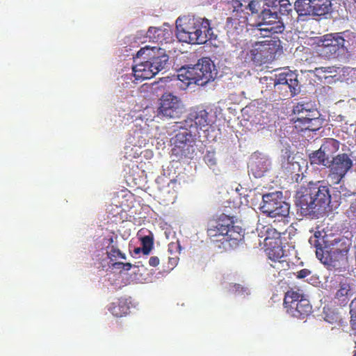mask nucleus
Here are the masks:
<instances>
[{
  "label": "nucleus",
  "mask_w": 356,
  "mask_h": 356,
  "mask_svg": "<svg viewBox=\"0 0 356 356\" xmlns=\"http://www.w3.org/2000/svg\"><path fill=\"white\" fill-rule=\"evenodd\" d=\"M353 295V293L350 284L346 281L341 282L339 283V289L335 293L334 298L337 300L339 305H346Z\"/></svg>",
  "instance_id": "b1692460"
},
{
  "label": "nucleus",
  "mask_w": 356,
  "mask_h": 356,
  "mask_svg": "<svg viewBox=\"0 0 356 356\" xmlns=\"http://www.w3.org/2000/svg\"><path fill=\"white\" fill-rule=\"evenodd\" d=\"M282 15H289L292 11V6L289 0H282V3L277 8Z\"/></svg>",
  "instance_id": "f704fd0d"
},
{
  "label": "nucleus",
  "mask_w": 356,
  "mask_h": 356,
  "mask_svg": "<svg viewBox=\"0 0 356 356\" xmlns=\"http://www.w3.org/2000/svg\"><path fill=\"white\" fill-rule=\"evenodd\" d=\"M293 118L294 128L297 132L303 131H316L321 127L318 113L313 108L309 102H299L293 106Z\"/></svg>",
  "instance_id": "6e6552de"
},
{
  "label": "nucleus",
  "mask_w": 356,
  "mask_h": 356,
  "mask_svg": "<svg viewBox=\"0 0 356 356\" xmlns=\"http://www.w3.org/2000/svg\"><path fill=\"white\" fill-rule=\"evenodd\" d=\"M232 6V15L227 18L225 27L229 37L232 40H236L237 36L244 30L249 14L245 12L246 6H243L239 0H233Z\"/></svg>",
  "instance_id": "9b49d317"
},
{
  "label": "nucleus",
  "mask_w": 356,
  "mask_h": 356,
  "mask_svg": "<svg viewBox=\"0 0 356 356\" xmlns=\"http://www.w3.org/2000/svg\"><path fill=\"white\" fill-rule=\"evenodd\" d=\"M262 175H263V172H256V173H255V175H254V176H255L256 177H261Z\"/></svg>",
  "instance_id": "de8ad7c7"
},
{
  "label": "nucleus",
  "mask_w": 356,
  "mask_h": 356,
  "mask_svg": "<svg viewBox=\"0 0 356 356\" xmlns=\"http://www.w3.org/2000/svg\"><path fill=\"white\" fill-rule=\"evenodd\" d=\"M296 204L301 213L311 216L325 210L331 202L330 186L323 181H310L297 193Z\"/></svg>",
  "instance_id": "f03ea898"
},
{
  "label": "nucleus",
  "mask_w": 356,
  "mask_h": 356,
  "mask_svg": "<svg viewBox=\"0 0 356 356\" xmlns=\"http://www.w3.org/2000/svg\"><path fill=\"white\" fill-rule=\"evenodd\" d=\"M314 241H316V243H314V245L316 247V249L319 248L318 246L320 245V244L319 243H318V244L316 243H318V241H316V239H314ZM320 248H322L320 247Z\"/></svg>",
  "instance_id": "09e8293b"
},
{
  "label": "nucleus",
  "mask_w": 356,
  "mask_h": 356,
  "mask_svg": "<svg viewBox=\"0 0 356 356\" xmlns=\"http://www.w3.org/2000/svg\"><path fill=\"white\" fill-rule=\"evenodd\" d=\"M178 262V258L177 257H169L168 258V263L170 265L171 268H173Z\"/></svg>",
  "instance_id": "79ce46f5"
},
{
  "label": "nucleus",
  "mask_w": 356,
  "mask_h": 356,
  "mask_svg": "<svg viewBox=\"0 0 356 356\" xmlns=\"http://www.w3.org/2000/svg\"><path fill=\"white\" fill-rule=\"evenodd\" d=\"M184 111L181 100L170 92L162 95L159 99L157 116L160 118L175 119L181 117Z\"/></svg>",
  "instance_id": "4468645a"
},
{
  "label": "nucleus",
  "mask_w": 356,
  "mask_h": 356,
  "mask_svg": "<svg viewBox=\"0 0 356 356\" xmlns=\"http://www.w3.org/2000/svg\"><path fill=\"white\" fill-rule=\"evenodd\" d=\"M316 257L329 270L339 271L346 270L348 266V256L336 253L324 248H317Z\"/></svg>",
  "instance_id": "dca6fc26"
},
{
  "label": "nucleus",
  "mask_w": 356,
  "mask_h": 356,
  "mask_svg": "<svg viewBox=\"0 0 356 356\" xmlns=\"http://www.w3.org/2000/svg\"><path fill=\"white\" fill-rule=\"evenodd\" d=\"M266 236L264 239L265 241H267L269 239H275L280 240L281 236V232H278L276 229L273 227H269L266 229Z\"/></svg>",
  "instance_id": "c9c22d12"
},
{
  "label": "nucleus",
  "mask_w": 356,
  "mask_h": 356,
  "mask_svg": "<svg viewBox=\"0 0 356 356\" xmlns=\"http://www.w3.org/2000/svg\"><path fill=\"white\" fill-rule=\"evenodd\" d=\"M271 266L280 273L282 270H287L289 269L290 262L286 259V257H285L283 259L273 262V264H271Z\"/></svg>",
  "instance_id": "473e14b6"
},
{
  "label": "nucleus",
  "mask_w": 356,
  "mask_h": 356,
  "mask_svg": "<svg viewBox=\"0 0 356 356\" xmlns=\"http://www.w3.org/2000/svg\"><path fill=\"white\" fill-rule=\"evenodd\" d=\"M354 356H356V350H355V355H354Z\"/></svg>",
  "instance_id": "864d4df0"
},
{
  "label": "nucleus",
  "mask_w": 356,
  "mask_h": 356,
  "mask_svg": "<svg viewBox=\"0 0 356 356\" xmlns=\"http://www.w3.org/2000/svg\"><path fill=\"white\" fill-rule=\"evenodd\" d=\"M140 252H142V248H136L134 249L135 254H139Z\"/></svg>",
  "instance_id": "49530a36"
},
{
  "label": "nucleus",
  "mask_w": 356,
  "mask_h": 356,
  "mask_svg": "<svg viewBox=\"0 0 356 356\" xmlns=\"http://www.w3.org/2000/svg\"><path fill=\"white\" fill-rule=\"evenodd\" d=\"M259 22L251 25L252 27H261L263 26H275L276 24L283 23L277 11L264 8L259 15Z\"/></svg>",
  "instance_id": "5701e85b"
},
{
  "label": "nucleus",
  "mask_w": 356,
  "mask_h": 356,
  "mask_svg": "<svg viewBox=\"0 0 356 356\" xmlns=\"http://www.w3.org/2000/svg\"><path fill=\"white\" fill-rule=\"evenodd\" d=\"M318 76L325 73V74H332L336 72L335 67L334 66L330 67H316L314 71Z\"/></svg>",
  "instance_id": "e433bc0d"
},
{
  "label": "nucleus",
  "mask_w": 356,
  "mask_h": 356,
  "mask_svg": "<svg viewBox=\"0 0 356 356\" xmlns=\"http://www.w3.org/2000/svg\"><path fill=\"white\" fill-rule=\"evenodd\" d=\"M309 159L311 165H323L328 167L330 163V161L320 148L319 149L310 153L309 154Z\"/></svg>",
  "instance_id": "cd10ccee"
},
{
  "label": "nucleus",
  "mask_w": 356,
  "mask_h": 356,
  "mask_svg": "<svg viewBox=\"0 0 356 356\" xmlns=\"http://www.w3.org/2000/svg\"><path fill=\"white\" fill-rule=\"evenodd\" d=\"M339 141L330 138H326L320 147L329 161L330 158L334 157L333 155L339 150Z\"/></svg>",
  "instance_id": "a878e982"
},
{
  "label": "nucleus",
  "mask_w": 356,
  "mask_h": 356,
  "mask_svg": "<svg viewBox=\"0 0 356 356\" xmlns=\"http://www.w3.org/2000/svg\"><path fill=\"white\" fill-rule=\"evenodd\" d=\"M289 204L282 200V201L280 202L279 204L276 207L275 211H273L270 217H280L282 219H285L289 216Z\"/></svg>",
  "instance_id": "c85d7f7f"
},
{
  "label": "nucleus",
  "mask_w": 356,
  "mask_h": 356,
  "mask_svg": "<svg viewBox=\"0 0 356 356\" xmlns=\"http://www.w3.org/2000/svg\"><path fill=\"white\" fill-rule=\"evenodd\" d=\"M352 167L353 161L349 155L346 153L339 154L330 161V176L334 180V183L338 184Z\"/></svg>",
  "instance_id": "a211bd4d"
},
{
  "label": "nucleus",
  "mask_w": 356,
  "mask_h": 356,
  "mask_svg": "<svg viewBox=\"0 0 356 356\" xmlns=\"http://www.w3.org/2000/svg\"><path fill=\"white\" fill-rule=\"evenodd\" d=\"M217 70L213 62L209 57H203L197 63L188 69L181 70L177 75L178 79L186 83L187 86L195 83L204 86L215 79Z\"/></svg>",
  "instance_id": "0eeeda50"
},
{
  "label": "nucleus",
  "mask_w": 356,
  "mask_h": 356,
  "mask_svg": "<svg viewBox=\"0 0 356 356\" xmlns=\"http://www.w3.org/2000/svg\"><path fill=\"white\" fill-rule=\"evenodd\" d=\"M284 306L292 317L303 319L312 312V306L300 289H290L284 295Z\"/></svg>",
  "instance_id": "1a4fd4ad"
},
{
  "label": "nucleus",
  "mask_w": 356,
  "mask_h": 356,
  "mask_svg": "<svg viewBox=\"0 0 356 356\" xmlns=\"http://www.w3.org/2000/svg\"><path fill=\"white\" fill-rule=\"evenodd\" d=\"M104 243L106 245V254L111 261L118 259H126V254L119 248L117 236H108L104 238Z\"/></svg>",
  "instance_id": "412c9836"
},
{
  "label": "nucleus",
  "mask_w": 356,
  "mask_h": 356,
  "mask_svg": "<svg viewBox=\"0 0 356 356\" xmlns=\"http://www.w3.org/2000/svg\"><path fill=\"white\" fill-rule=\"evenodd\" d=\"M132 267V264L131 263H124V266L122 270H129Z\"/></svg>",
  "instance_id": "c03bdc74"
},
{
  "label": "nucleus",
  "mask_w": 356,
  "mask_h": 356,
  "mask_svg": "<svg viewBox=\"0 0 356 356\" xmlns=\"http://www.w3.org/2000/svg\"><path fill=\"white\" fill-rule=\"evenodd\" d=\"M281 165L284 172L290 175L291 179L298 181L300 176L303 175L307 162L298 154H293L286 151L281 159Z\"/></svg>",
  "instance_id": "2eb2a0df"
},
{
  "label": "nucleus",
  "mask_w": 356,
  "mask_h": 356,
  "mask_svg": "<svg viewBox=\"0 0 356 356\" xmlns=\"http://www.w3.org/2000/svg\"><path fill=\"white\" fill-rule=\"evenodd\" d=\"M168 60L169 56L164 49L149 46L141 48L136 54L132 67L135 79L142 81L154 77L166 67Z\"/></svg>",
  "instance_id": "f257e3e1"
},
{
  "label": "nucleus",
  "mask_w": 356,
  "mask_h": 356,
  "mask_svg": "<svg viewBox=\"0 0 356 356\" xmlns=\"http://www.w3.org/2000/svg\"><path fill=\"white\" fill-rule=\"evenodd\" d=\"M355 3H356V0H353Z\"/></svg>",
  "instance_id": "5fc2aeb1"
},
{
  "label": "nucleus",
  "mask_w": 356,
  "mask_h": 356,
  "mask_svg": "<svg viewBox=\"0 0 356 356\" xmlns=\"http://www.w3.org/2000/svg\"><path fill=\"white\" fill-rule=\"evenodd\" d=\"M142 245V252L145 255H148L154 246V238L152 235H147L140 238Z\"/></svg>",
  "instance_id": "7c9ffc66"
},
{
  "label": "nucleus",
  "mask_w": 356,
  "mask_h": 356,
  "mask_svg": "<svg viewBox=\"0 0 356 356\" xmlns=\"http://www.w3.org/2000/svg\"><path fill=\"white\" fill-rule=\"evenodd\" d=\"M204 161L210 168L214 170L217 165L216 152L214 151H207L204 156Z\"/></svg>",
  "instance_id": "2f4dec72"
},
{
  "label": "nucleus",
  "mask_w": 356,
  "mask_h": 356,
  "mask_svg": "<svg viewBox=\"0 0 356 356\" xmlns=\"http://www.w3.org/2000/svg\"><path fill=\"white\" fill-rule=\"evenodd\" d=\"M207 235L213 241L227 243L232 248L236 247L244 239L245 229L236 225L234 218L222 214L214 222H210Z\"/></svg>",
  "instance_id": "39448f33"
},
{
  "label": "nucleus",
  "mask_w": 356,
  "mask_h": 356,
  "mask_svg": "<svg viewBox=\"0 0 356 356\" xmlns=\"http://www.w3.org/2000/svg\"><path fill=\"white\" fill-rule=\"evenodd\" d=\"M323 241L325 244L324 249L347 256L350 250V243L347 238L340 236H330L325 234L323 237Z\"/></svg>",
  "instance_id": "6ab92c4d"
},
{
  "label": "nucleus",
  "mask_w": 356,
  "mask_h": 356,
  "mask_svg": "<svg viewBox=\"0 0 356 356\" xmlns=\"http://www.w3.org/2000/svg\"><path fill=\"white\" fill-rule=\"evenodd\" d=\"M350 312L351 314V325L356 334V298L352 300L350 305Z\"/></svg>",
  "instance_id": "72a5a7b5"
},
{
  "label": "nucleus",
  "mask_w": 356,
  "mask_h": 356,
  "mask_svg": "<svg viewBox=\"0 0 356 356\" xmlns=\"http://www.w3.org/2000/svg\"><path fill=\"white\" fill-rule=\"evenodd\" d=\"M325 320L326 321H328L329 323H332V321H334V317L330 318V317H329V316H328L327 314H325Z\"/></svg>",
  "instance_id": "a18cd8bd"
},
{
  "label": "nucleus",
  "mask_w": 356,
  "mask_h": 356,
  "mask_svg": "<svg viewBox=\"0 0 356 356\" xmlns=\"http://www.w3.org/2000/svg\"><path fill=\"white\" fill-rule=\"evenodd\" d=\"M259 32V35L264 38L271 37L275 33H282L284 30V23L276 24L275 26H263L261 27H256Z\"/></svg>",
  "instance_id": "bb28decb"
},
{
  "label": "nucleus",
  "mask_w": 356,
  "mask_h": 356,
  "mask_svg": "<svg viewBox=\"0 0 356 356\" xmlns=\"http://www.w3.org/2000/svg\"><path fill=\"white\" fill-rule=\"evenodd\" d=\"M159 261L158 257H151L149 259V264L152 267H156L159 264Z\"/></svg>",
  "instance_id": "a19ab883"
},
{
  "label": "nucleus",
  "mask_w": 356,
  "mask_h": 356,
  "mask_svg": "<svg viewBox=\"0 0 356 356\" xmlns=\"http://www.w3.org/2000/svg\"><path fill=\"white\" fill-rule=\"evenodd\" d=\"M309 242L312 243V238H310L309 239Z\"/></svg>",
  "instance_id": "603ef678"
},
{
  "label": "nucleus",
  "mask_w": 356,
  "mask_h": 356,
  "mask_svg": "<svg viewBox=\"0 0 356 356\" xmlns=\"http://www.w3.org/2000/svg\"><path fill=\"white\" fill-rule=\"evenodd\" d=\"M259 7V2L257 0H252L248 3V6H246L247 9H249L252 14L257 13Z\"/></svg>",
  "instance_id": "58836bf2"
},
{
  "label": "nucleus",
  "mask_w": 356,
  "mask_h": 356,
  "mask_svg": "<svg viewBox=\"0 0 356 356\" xmlns=\"http://www.w3.org/2000/svg\"><path fill=\"white\" fill-rule=\"evenodd\" d=\"M274 86L277 90H284L286 92H290L291 97H294L300 91L298 74L290 70L276 74Z\"/></svg>",
  "instance_id": "f3484780"
},
{
  "label": "nucleus",
  "mask_w": 356,
  "mask_h": 356,
  "mask_svg": "<svg viewBox=\"0 0 356 356\" xmlns=\"http://www.w3.org/2000/svg\"><path fill=\"white\" fill-rule=\"evenodd\" d=\"M179 131L170 139L172 146V154L179 159L188 157L194 152L193 145L196 135L184 128H178Z\"/></svg>",
  "instance_id": "f8f14e48"
},
{
  "label": "nucleus",
  "mask_w": 356,
  "mask_h": 356,
  "mask_svg": "<svg viewBox=\"0 0 356 356\" xmlns=\"http://www.w3.org/2000/svg\"><path fill=\"white\" fill-rule=\"evenodd\" d=\"M114 268L122 270L124 262L115 261L112 264Z\"/></svg>",
  "instance_id": "37998d69"
},
{
  "label": "nucleus",
  "mask_w": 356,
  "mask_h": 356,
  "mask_svg": "<svg viewBox=\"0 0 356 356\" xmlns=\"http://www.w3.org/2000/svg\"><path fill=\"white\" fill-rule=\"evenodd\" d=\"M314 241H316V243H314V245L316 247V249L319 248L318 246L320 245V244L319 243H318V244L316 243H318V241H316V239H314ZM320 248H322L320 247Z\"/></svg>",
  "instance_id": "8fccbe9b"
},
{
  "label": "nucleus",
  "mask_w": 356,
  "mask_h": 356,
  "mask_svg": "<svg viewBox=\"0 0 356 356\" xmlns=\"http://www.w3.org/2000/svg\"><path fill=\"white\" fill-rule=\"evenodd\" d=\"M282 200V192L277 191L270 193L262 196V204L261 205V211L270 217L273 211H275L276 207Z\"/></svg>",
  "instance_id": "aec40b11"
},
{
  "label": "nucleus",
  "mask_w": 356,
  "mask_h": 356,
  "mask_svg": "<svg viewBox=\"0 0 356 356\" xmlns=\"http://www.w3.org/2000/svg\"><path fill=\"white\" fill-rule=\"evenodd\" d=\"M129 304L125 298H120L117 301L112 302L108 310L116 317H122L129 312Z\"/></svg>",
  "instance_id": "393cba45"
},
{
  "label": "nucleus",
  "mask_w": 356,
  "mask_h": 356,
  "mask_svg": "<svg viewBox=\"0 0 356 356\" xmlns=\"http://www.w3.org/2000/svg\"><path fill=\"white\" fill-rule=\"evenodd\" d=\"M175 245L174 244H170L169 245V250H170L172 248L175 247Z\"/></svg>",
  "instance_id": "3c124183"
},
{
  "label": "nucleus",
  "mask_w": 356,
  "mask_h": 356,
  "mask_svg": "<svg viewBox=\"0 0 356 356\" xmlns=\"http://www.w3.org/2000/svg\"><path fill=\"white\" fill-rule=\"evenodd\" d=\"M215 122V116L212 115L211 111L197 107L191 111L185 120L175 122V127L184 128L197 136L200 130L207 131Z\"/></svg>",
  "instance_id": "9d476101"
},
{
  "label": "nucleus",
  "mask_w": 356,
  "mask_h": 356,
  "mask_svg": "<svg viewBox=\"0 0 356 356\" xmlns=\"http://www.w3.org/2000/svg\"><path fill=\"white\" fill-rule=\"evenodd\" d=\"M266 253L268 259L273 262L283 259L284 257H286L284 255L283 248L280 245H275L272 248H267Z\"/></svg>",
  "instance_id": "c756f323"
},
{
  "label": "nucleus",
  "mask_w": 356,
  "mask_h": 356,
  "mask_svg": "<svg viewBox=\"0 0 356 356\" xmlns=\"http://www.w3.org/2000/svg\"><path fill=\"white\" fill-rule=\"evenodd\" d=\"M241 51L238 58L245 63H252L257 66L266 63L274 54V41L266 40L261 42L241 40L239 43Z\"/></svg>",
  "instance_id": "423d86ee"
},
{
  "label": "nucleus",
  "mask_w": 356,
  "mask_h": 356,
  "mask_svg": "<svg viewBox=\"0 0 356 356\" xmlns=\"http://www.w3.org/2000/svg\"><path fill=\"white\" fill-rule=\"evenodd\" d=\"M355 38L354 33L348 31L327 33L314 40V49L321 58L327 60L338 58L348 52Z\"/></svg>",
  "instance_id": "7ed1b4c3"
},
{
  "label": "nucleus",
  "mask_w": 356,
  "mask_h": 356,
  "mask_svg": "<svg viewBox=\"0 0 356 356\" xmlns=\"http://www.w3.org/2000/svg\"><path fill=\"white\" fill-rule=\"evenodd\" d=\"M294 8L299 17L324 16L330 13V0H296Z\"/></svg>",
  "instance_id": "ddd939ff"
},
{
  "label": "nucleus",
  "mask_w": 356,
  "mask_h": 356,
  "mask_svg": "<svg viewBox=\"0 0 356 356\" xmlns=\"http://www.w3.org/2000/svg\"><path fill=\"white\" fill-rule=\"evenodd\" d=\"M282 0H264L265 5L268 7L267 9H272V10L277 11V8L282 3Z\"/></svg>",
  "instance_id": "4c0bfd02"
},
{
  "label": "nucleus",
  "mask_w": 356,
  "mask_h": 356,
  "mask_svg": "<svg viewBox=\"0 0 356 356\" xmlns=\"http://www.w3.org/2000/svg\"><path fill=\"white\" fill-rule=\"evenodd\" d=\"M177 38L191 44H205L212 39L213 30L205 18H178L176 21Z\"/></svg>",
  "instance_id": "20e7f679"
},
{
  "label": "nucleus",
  "mask_w": 356,
  "mask_h": 356,
  "mask_svg": "<svg viewBox=\"0 0 356 356\" xmlns=\"http://www.w3.org/2000/svg\"><path fill=\"white\" fill-rule=\"evenodd\" d=\"M149 41L156 43H168L172 40V32L169 29H161L151 26L146 34Z\"/></svg>",
  "instance_id": "4be33fe9"
},
{
  "label": "nucleus",
  "mask_w": 356,
  "mask_h": 356,
  "mask_svg": "<svg viewBox=\"0 0 356 356\" xmlns=\"http://www.w3.org/2000/svg\"><path fill=\"white\" fill-rule=\"evenodd\" d=\"M311 270H309V269L303 268L300 270H298L295 274L298 279H304L309 276L311 274Z\"/></svg>",
  "instance_id": "ea45409f"
}]
</instances>
